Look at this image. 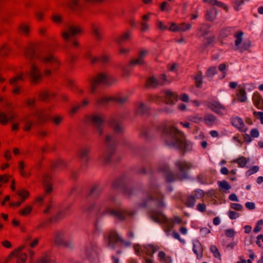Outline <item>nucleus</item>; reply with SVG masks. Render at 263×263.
I'll return each mask as SVG.
<instances>
[{"instance_id":"50","label":"nucleus","mask_w":263,"mask_h":263,"mask_svg":"<svg viewBox=\"0 0 263 263\" xmlns=\"http://www.w3.org/2000/svg\"><path fill=\"white\" fill-rule=\"evenodd\" d=\"M39 97L43 101H47L49 99V91L43 90L40 93Z\"/></svg>"},{"instance_id":"45","label":"nucleus","mask_w":263,"mask_h":263,"mask_svg":"<svg viewBox=\"0 0 263 263\" xmlns=\"http://www.w3.org/2000/svg\"><path fill=\"white\" fill-rule=\"evenodd\" d=\"M216 120V118L213 115H208L204 117L205 123L208 125H212Z\"/></svg>"},{"instance_id":"2","label":"nucleus","mask_w":263,"mask_h":263,"mask_svg":"<svg viewBox=\"0 0 263 263\" xmlns=\"http://www.w3.org/2000/svg\"><path fill=\"white\" fill-rule=\"evenodd\" d=\"M167 145L178 148L180 150L189 149V144L184 134L177 128L170 125L162 124L159 127Z\"/></svg>"},{"instance_id":"60","label":"nucleus","mask_w":263,"mask_h":263,"mask_svg":"<svg viewBox=\"0 0 263 263\" xmlns=\"http://www.w3.org/2000/svg\"><path fill=\"white\" fill-rule=\"evenodd\" d=\"M123 184V179L122 178H118L115 180L112 183V186L114 188H117L120 186H121Z\"/></svg>"},{"instance_id":"26","label":"nucleus","mask_w":263,"mask_h":263,"mask_svg":"<svg viewBox=\"0 0 263 263\" xmlns=\"http://www.w3.org/2000/svg\"><path fill=\"white\" fill-rule=\"evenodd\" d=\"M109 124L116 134H121L124 132L123 125L120 123H116L114 119L110 120Z\"/></svg>"},{"instance_id":"19","label":"nucleus","mask_w":263,"mask_h":263,"mask_svg":"<svg viewBox=\"0 0 263 263\" xmlns=\"http://www.w3.org/2000/svg\"><path fill=\"white\" fill-rule=\"evenodd\" d=\"M165 101L168 104H173L177 100L178 96L171 90H166L165 92Z\"/></svg>"},{"instance_id":"55","label":"nucleus","mask_w":263,"mask_h":263,"mask_svg":"<svg viewBox=\"0 0 263 263\" xmlns=\"http://www.w3.org/2000/svg\"><path fill=\"white\" fill-rule=\"evenodd\" d=\"M23 248H24V247H21L18 248L17 249H16V250H14L13 251H12L10 254V255L8 256V257H7V260H10L11 258H13L14 256L17 257V255L19 253L21 252V251H22Z\"/></svg>"},{"instance_id":"28","label":"nucleus","mask_w":263,"mask_h":263,"mask_svg":"<svg viewBox=\"0 0 263 263\" xmlns=\"http://www.w3.org/2000/svg\"><path fill=\"white\" fill-rule=\"evenodd\" d=\"M66 238V236L63 232H57L54 234V243L61 246Z\"/></svg>"},{"instance_id":"9","label":"nucleus","mask_w":263,"mask_h":263,"mask_svg":"<svg viewBox=\"0 0 263 263\" xmlns=\"http://www.w3.org/2000/svg\"><path fill=\"white\" fill-rule=\"evenodd\" d=\"M116 81L117 80L110 79L104 73H99L91 82L90 93H93L100 84L111 85Z\"/></svg>"},{"instance_id":"10","label":"nucleus","mask_w":263,"mask_h":263,"mask_svg":"<svg viewBox=\"0 0 263 263\" xmlns=\"http://www.w3.org/2000/svg\"><path fill=\"white\" fill-rule=\"evenodd\" d=\"M82 32V28L78 25H68L66 30L62 33L63 39L68 41L70 37L80 34Z\"/></svg>"},{"instance_id":"1","label":"nucleus","mask_w":263,"mask_h":263,"mask_svg":"<svg viewBox=\"0 0 263 263\" xmlns=\"http://www.w3.org/2000/svg\"><path fill=\"white\" fill-rule=\"evenodd\" d=\"M24 54L26 59L30 63L28 74L32 82L35 84L41 81L42 74L39 67L34 63L35 59H39L45 64H51L55 69H57L60 64L59 60L52 54H44L39 51L36 52L32 46L26 48Z\"/></svg>"},{"instance_id":"38","label":"nucleus","mask_w":263,"mask_h":263,"mask_svg":"<svg viewBox=\"0 0 263 263\" xmlns=\"http://www.w3.org/2000/svg\"><path fill=\"white\" fill-rule=\"evenodd\" d=\"M128 101L127 95H120L113 97V102H116L119 104H124Z\"/></svg>"},{"instance_id":"36","label":"nucleus","mask_w":263,"mask_h":263,"mask_svg":"<svg viewBox=\"0 0 263 263\" xmlns=\"http://www.w3.org/2000/svg\"><path fill=\"white\" fill-rule=\"evenodd\" d=\"M95 205L94 203H91L90 204L87 205L86 204L82 205L81 209L83 214L88 215L91 213L95 209Z\"/></svg>"},{"instance_id":"15","label":"nucleus","mask_w":263,"mask_h":263,"mask_svg":"<svg viewBox=\"0 0 263 263\" xmlns=\"http://www.w3.org/2000/svg\"><path fill=\"white\" fill-rule=\"evenodd\" d=\"M43 185L45 190V194H50L52 191V183L51 177L49 175L46 174L43 176Z\"/></svg>"},{"instance_id":"27","label":"nucleus","mask_w":263,"mask_h":263,"mask_svg":"<svg viewBox=\"0 0 263 263\" xmlns=\"http://www.w3.org/2000/svg\"><path fill=\"white\" fill-rule=\"evenodd\" d=\"M217 11L215 8H212L206 11L205 18L208 21L213 22L217 17Z\"/></svg>"},{"instance_id":"47","label":"nucleus","mask_w":263,"mask_h":263,"mask_svg":"<svg viewBox=\"0 0 263 263\" xmlns=\"http://www.w3.org/2000/svg\"><path fill=\"white\" fill-rule=\"evenodd\" d=\"M233 162L238 163L239 167H243L247 163V160L245 157H241L236 160H234Z\"/></svg>"},{"instance_id":"30","label":"nucleus","mask_w":263,"mask_h":263,"mask_svg":"<svg viewBox=\"0 0 263 263\" xmlns=\"http://www.w3.org/2000/svg\"><path fill=\"white\" fill-rule=\"evenodd\" d=\"M110 102H113V97L103 96L96 99L98 105L104 106Z\"/></svg>"},{"instance_id":"22","label":"nucleus","mask_w":263,"mask_h":263,"mask_svg":"<svg viewBox=\"0 0 263 263\" xmlns=\"http://www.w3.org/2000/svg\"><path fill=\"white\" fill-rule=\"evenodd\" d=\"M252 100L254 105L258 109L263 110V99L258 92H256L254 93Z\"/></svg>"},{"instance_id":"59","label":"nucleus","mask_w":263,"mask_h":263,"mask_svg":"<svg viewBox=\"0 0 263 263\" xmlns=\"http://www.w3.org/2000/svg\"><path fill=\"white\" fill-rule=\"evenodd\" d=\"M210 251L213 253L215 257L219 258L220 257V254L216 246L212 245L210 247Z\"/></svg>"},{"instance_id":"5","label":"nucleus","mask_w":263,"mask_h":263,"mask_svg":"<svg viewBox=\"0 0 263 263\" xmlns=\"http://www.w3.org/2000/svg\"><path fill=\"white\" fill-rule=\"evenodd\" d=\"M106 147L105 151L99 157V161L104 165L109 164L112 157L115 153L117 142L115 136L112 133H107L104 139Z\"/></svg>"},{"instance_id":"6","label":"nucleus","mask_w":263,"mask_h":263,"mask_svg":"<svg viewBox=\"0 0 263 263\" xmlns=\"http://www.w3.org/2000/svg\"><path fill=\"white\" fill-rule=\"evenodd\" d=\"M85 122H89L94 126L96 133L99 137L103 135L105 125L104 118L103 115L98 114L87 115L85 116Z\"/></svg>"},{"instance_id":"40","label":"nucleus","mask_w":263,"mask_h":263,"mask_svg":"<svg viewBox=\"0 0 263 263\" xmlns=\"http://www.w3.org/2000/svg\"><path fill=\"white\" fill-rule=\"evenodd\" d=\"M237 100L240 102H245L247 100L246 92L244 89H240L237 93Z\"/></svg>"},{"instance_id":"56","label":"nucleus","mask_w":263,"mask_h":263,"mask_svg":"<svg viewBox=\"0 0 263 263\" xmlns=\"http://www.w3.org/2000/svg\"><path fill=\"white\" fill-rule=\"evenodd\" d=\"M63 120V117L61 116H57L52 118L51 120L53 123L58 126L61 124Z\"/></svg>"},{"instance_id":"46","label":"nucleus","mask_w":263,"mask_h":263,"mask_svg":"<svg viewBox=\"0 0 263 263\" xmlns=\"http://www.w3.org/2000/svg\"><path fill=\"white\" fill-rule=\"evenodd\" d=\"M216 72L217 69L216 67H211L206 71L205 76L209 78H212L216 74Z\"/></svg>"},{"instance_id":"42","label":"nucleus","mask_w":263,"mask_h":263,"mask_svg":"<svg viewBox=\"0 0 263 263\" xmlns=\"http://www.w3.org/2000/svg\"><path fill=\"white\" fill-rule=\"evenodd\" d=\"M123 192L126 197H130L136 194V190L134 187L127 186L124 189Z\"/></svg>"},{"instance_id":"49","label":"nucleus","mask_w":263,"mask_h":263,"mask_svg":"<svg viewBox=\"0 0 263 263\" xmlns=\"http://www.w3.org/2000/svg\"><path fill=\"white\" fill-rule=\"evenodd\" d=\"M19 29H20L21 32L25 35H28L30 32L29 27L27 25L22 24L20 26Z\"/></svg>"},{"instance_id":"13","label":"nucleus","mask_w":263,"mask_h":263,"mask_svg":"<svg viewBox=\"0 0 263 263\" xmlns=\"http://www.w3.org/2000/svg\"><path fill=\"white\" fill-rule=\"evenodd\" d=\"M16 117V114L12 109L8 110L7 114L0 111V123L3 125H6L9 121H13Z\"/></svg>"},{"instance_id":"23","label":"nucleus","mask_w":263,"mask_h":263,"mask_svg":"<svg viewBox=\"0 0 263 263\" xmlns=\"http://www.w3.org/2000/svg\"><path fill=\"white\" fill-rule=\"evenodd\" d=\"M131 39V33L130 31H126L115 39V41L118 44H121L123 43L129 41Z\"/></svg>"},{"instance_id":"64","label":"nucleus","mask_w":263,"mask_h":263,"mask_svg":"<svg viewBox=\"0 0 263 263\" xmlns=\"http://www.w3.org/2000/svg\"><path fill=\"white\" fill-rule=\"evenodd\" d=\"M214 5L217 6L219 7L223 8L226 11H228V8L224 4H223L220 2H219L217 0H214V1H213L212 6H214Z\"/></svg>"},{"instance_id":"52","label":"nucleus","mask_w":263,"mask_h":263,"mask_svg":"<svg viewBox=\"0 0 263 263\" xmlns=\"http://www.w3.org/2000/svg\"><path fill=\"white\" fill-rule=\"evenodd\" d=\"M17 257V263H25L27 259V254L25 253H19Z\"/></svg>"},{"instance_id":"44","label":"nucleus","mask_w":263,"mask_h":263,"mask_svg":"<svg viewBox=\"0 0 263 263\" xmlns=\"http://www.w3.org/2000/svg\"><path fill=\"white\" fill-rule=\"evenodd\" d=\"M17 194L23 198V201H25L29 195V192L25 189L18 190Z\"/></svg>"},{"instance_id":"11","label":"nucleus","mask_w":263,"mask_h":263,"mask_svg":"<svg viewBox=\"0 0 263 263\" xmlns=\"http://www.w3.org/2000/svg\"><path fill=\"white\" fill-rule=\"evenodd\" d=\"M117 243H121L126 246L130 245V242L125 241L117 233L114 231H111L108 234V247L114 248L115 245Z\"/></svg>"},{"instance_id":"21","label":"nucleus","mask_w":263,"mask_h":263,"mask_svg":"<svg viewBox=\"0 0 263 263\" xmlns=\"http://www.w3.org/2000/svg\"><path fill=\"white\" fill-rule=\"evenodd\" d=\"M71 205L66 207L63 210L58 212L54 216L51 218L49 220L50 221H58L63 219L66 215L67 212L70 209Z\"/></svg>"},{"instance_id":"14","label":"nucleus","mask_w":263,"mask_h":263,"mask_svg":"<svg viewBox=\"0 0 263 263\" xmlns=\"http://www.w3.org/2000/svg\"><path fill=\"white\" fill-rule=\"evenodd\" d=\"M208 107L216 114L220 115H223L226 113V107L217 101L209 102Z\"/></svg>"},{"instance_id":"34","label":"nucleus","mask_w":263,"mask_h":263,"mask_svg":"<svg viewBox=\"0 0 263 263\" xmlns=\"http://www.w3.org/2000/svg\"><path fill=\"white\" fill-rule=\"evenodd\" d=\"M11 51V48L8 44L5 43L0 47V55L3 57L8 56Z\"/></svg>"},{"instance_id":"62","label":"nucleus","mask_w":263,"mask_h":263,"mask_svg":"<svg viewBox=\"0 0 263 263\" xmlns=\"http://www.w3.org/2000/svg\"><path fill=\"white\" fill-rule=\"evenodd\" d=\"M32 211V207L30 205L27 206L23 210L20 211V214L23 216H26L29 214Z\"/></svg>"},{"instance_id":"63","label":"nucleus","mask_w":263,"mask_h":263,"mask_svg":"<svg viewBox=\"0 0 263 263\" xmlns=\"http://www.w3.org/2000/svg\"><path fill=\"white\" fill-rule=\"evenodd\" d=\"M251 45L250 41H246L243 43L242 46L239 48V50L241 52H242L245 50H248Z\"/></svg>"},{"instance_id":"8","label":"nucleus","mask_w":263,"mask_h":263,"mask_svg":"<svg viewBox=\"0 0 263 263\" xmlns=\"http://www.w3.org/2000/svg\"><path fill=\"white\" fill-rule=\"evenodd\" d=\"M106 213L120 220H126L132 218L136 212L132 210L119 208L117 209H108Z\"/></svg>"},{"instance_id":"16","label":"nucleus","mask_w":263,"mask_h":263,"mask_svg":"<svg viewBox=\"0 0 263 263\" xmlns=\"http://www.w3.org/2000/svg\"><path fill=\"white\" fill-rule=\"evenodd\" d=\"M162 85H163V83L161 82V80H159L152 76L150 77L146 80L145 86L146 87L148 88H154Z\"/></svg>"},{"instance_id":"17","label":"nucleus","mask_w":263,"mask_h":263,"mask_svg":"<svg viewBox=\"0 0 263 263\" xmlns=\"http://www.w3.org/2000/svg\"><path fill=\"white\" fill-rule=\"evenodd\" d=\"M89 100L87 98L84 99L81 103L77 104L71 107V110L70 111V114L71 115H73L74 114L77 113L79 110L84 108L89 104Z\"/></svg>"},{"instance_id":"58","label":"nucleus","mask_w":263,"mask_h":263,"mask_svg":"<svg viewBox=\"0 0 263 263\" xmlns=\"http://www.w3.org/2000/svg\"><path fill=\"white\" fill-rule=\"evenodd\" d=\"M92 32L95 36V37L98 40H101L102 39V35L99 31V30L98 28L93 27L92 28Z\"/></svg>"},{"instance_id":"7","label":"nucleus","mask_w":263,"mask_h":263,"mask_svg":"<svg viewBox=\"0 0 263 263\" xmlns=\"http://www.w3.org/2000/svg\"><path fill=\"white\" fill-rule=\"evenodd\" d=\"M150 218L155 222L158 223H165L169 228L173 227V223H180L181 219L178 217H175L173 221L170 220L160 212L151 210L149 212Z\"/></svg>"},{"instance_id":"61","label":"nucleus","mask_w":263,"mask_h":263,"mask_svg":"<svg viewBox=\"0 0 263 263\" xmlns=\"http://www.w3.org/2000/svg\"><path fill=\"white\" fill-rule=\"evenodd\" d=\"M195 202V198L193 196L188 197L186 201V205L189 207H193Z\"/></svg>"},{"instance_id":"43","label":"nucleus","mask_w":263,"mask_h":263,"mask_svg":"<svg viewBox=\"0 0 263 263\" xmlns=\"http://www.w3.org/2000/svg\"><path fill=\"white\" fill-rule=\"evenodd\" d=\"M61 247L72 249L74 247V243L73 240L71 239H68L67 237L65 238Z\"/></svg>"},{"instance_id":"39","label":"nucleus","mask_w":263,"mask_h":263,"mask_svg":"<svg viewBox=\"0 0 263 263\" xmlns=\"http://www.w3.org/2000/svg\"><path fill=\"white\" fill-rule=\"evenodd\" d=\"M195 80V86L198 88H200L202 84V73L201 71H198L194 78Z\"/></svg>"},{"instance_id":"33","label":"nucleus","mask_w":263,"mask_h":263,"mask_svg":"<svg viewBox=\"0 0 263 263\" xmlns=\"http://www.w3.org/2000/svg\"><path fill=\"white\" fill-rule=\"evenodd\" d=\"M66 166V162L63 160H57L52 162V167L53 169L62 170Z\"/></svg>"},{"instance_id":"57","label":"nucleus","mask_w":263,"mask_h":263,"mask_svg":"<svg viewBox=\"0 0 263 263\" xmlns=\"http://www.w3.org/2000/svg\"><path fill=\"white\" fill-rule=\"evenodd\" d=\"M218 184L220 187L222 188L223 189L228 190L231 189V185L228 183V182L226 180H223L222 181H219Z\"/></svg>"},{"instance_id":"51","label":"nucleus","mask_w":263,"mask_h":263,"mask_svg":"<svg viewBox=\"0 0 263 263\" xmlns=\"http://www.w3.org/2000/svg\"><path fill=\"white\" fill-rule=\"evenodd\" d=\"M243 33L242 31L238 32L237 34L235 35V37L236 38L235 44V45L238 47L241 43L242 37V36Z\"/></svg>"},{"instance_id":"37","label":"nucleus","mask_w":263,"mask_h":263,"mask_svg":"<svg viewBox=\"0 0 263 263\" xmlns=\"http://www.w3.org/2000/svg\"><path fill=\"white\" fill-rule=\"evenodd\" d=\"M191 27L192 25L190 24L182 23L178 25V28L177 29H172V30L173 32L186 31L190 30L191 28Z\"/></svg>"},{"instance_id":"3","label":"nucleus","mask_w":263,"mask_h":263,"mask_svg":"<svg viewBox=\"0 0 263 263\" xmlns=\"http://www.w3.org/2000/svg\"><path fill=\"white\" fill-rule=\"evenodd\" d=\"M175 168L179 171L174 174L168 165L164 164L160 166V170L165 174V178L167 182H173L175 180H183L188 178L189 171L193 167L192 162L183 159H178L174 163Z\"/></svg>"},{"instance_id":"25","label":"nucleus","mask_w":263,"mask_h":263,"mask_svg":"<svg viewBox=\"0 0 263 263\" xmlns=\"http://www.w3.org/2000/svg\"><path fill=\"white\" fill-rule=\"evenodd\" d=\"M102 191V187L99 184H94L90 188L89 195L94 198H98Z\"/></svg>"},{"instance_id":"24","label":"nucleus","mask_w":263,"mask_h":263,"mask_svg":"<svg viewBox=\"0 0 263 263\" xmlns=\"http://www.w3.org/2000/svg\"><path fill=\"white\" fill-rule=\"evenodd\" d=\"M90 152V147H86L81 148L79 153L80 158L85 162H88L89 160V154Z\"/></svg>"},{"instance_id":"54","label":"nucleus","mask_w":263,"mask_h":263,"mask_svg":"<svg viewBox=\"0 0 263 263\" xmlns=\"http://www.w3.org/2000/svg\"><path fill=\"white\" fill-rule=\"evenodd\" d=\"M51 19L54 23L57 24H61L63 21V18L61 15L55 14L51 16Z\"/></svg>"},{"instance_id":"48","label":"nucleus","mask_w":263,"mask_h":263,"mask_svg":"<svg viewBox=\"0 0 263 263\" xmlns=\"http://www.w3.org/2000/svg\"><path fill=\"white\" fill-rule=\"evenodd\" d=\"M25 168V163L23 161H20L19 162V170L21 176L23 177H28L29 175V174L24 171Z\"/></svg>"},{"instance_id":"18","label":"nucleus","mask_w":263,"mask_h":263,"mask_svg":"<svg viewBox=\"0 0 263 263\" xmlns=\"http://www.w3.org/2000/svg\"><path fill=\"white\" fill-rule=\"evenodd\" d=\"M96 245L95 243H89L85 248V253L87 256L89 258H95L97 255Z\"/></svg>"},{"instance_id":"29","label":"nucleus","mask_w":263,"mask_h":263,"mask_svg":"<svg viewBox=\"0 0 263 263\" xmlns=\"http://www.w3.org/2000/svg\"><path fill=\"white\" fill-rule=\"evenodd\" d=\"M67 6L72 11L76 12H78L81 10V6L79 0H69Z\"/></svg>"},{"instance_id":"41","label":"nucleus","mask_w":263,"mask_h":263,"mask_svg":"<svg viewBox=\"0 0 263 263\" xmlns=\"http://www.w3.org/2000/svg\"><path fill=\"white\" fill-rule=\"evenodd\" d=\"M146 252L145 254L149 256H153V254L155 253L158 250V247L152 245H149L145 247Z\"/></svg>"},{"instance_id":"53","label":"nucleus","mask_w":263,"mask_h":263,"mask_svg":"<svg viewBox=\"0 0 263 263\" xmlns=\"http://www.w3.org/2000/svg\"><path fill=\"white\" fill-rule=\"evenodd\" d=\"M24 130L26 131H29L33 125V122L32 121L29 120L28 119V117H26L24 119Z\"/></svg>"},{"instance_id":"32","label":"nucleus","mask_w":263,"mask_h":263,"mask_svg":"<svg viewBox=\"0 0 263 263\" xmlns=\"http://www.w3.org/2000/svg\"><path fill=\"white\" fill-rule=\"evenodd\" d=\"M24 80V76L23 73H20L9 80V83L11 85L14 86H18L17 85L20 82L23 81Z\"/></svg>"},{"instance_id":"35","label":"nucleus","mask_w":263,"mask_h":263,"mask_svg":"<svg viewBox=\"0 0 263 263\" xmlns=\"http://www.w3.org/2000/svg\"><path fill=\"white\" fill-rule=\"evenodd\" d=\"M232 124L233 126L237 127L240 130H242L245 125L242 120L238 117L234 118L232 121Z\"/></svg>"},{"instance_id":"20","label":"nucleus","mask_w":263,"mask_h":263,"mask_svg":"<svg viewBox=\"0 0 263 263\" xmlns=\"http://www.w3.org/2000/svg\"><path fill=\"white\" fill-rule=\"evenodd\" d=\"M136 112L137 115L147 116L149 114V108L143 103L141 102L137 105Z\"/></svg>"},{"instance_id":"12","label":"nucleus","mask_w":263,"mask_h":263,"mask_svg":"<svg viewBox=\"0 0 263 263\" xmlns=\"http://www.w3.org/2000/svg\"><path fill=\"white\" fill-rule=\"evenodd\" d=\"M148 53V51L145 49L141 50L136 58L131 60L129 65L131 67L134 66H142L145 64L144 58Z\"/></svg>"},{"instance_id":"4","label":"nucleus","mask_w":263,"mask_h":263,"mask_svg":"<svg viewBox=\"0 0 263 263\" xmlns=\"http://www.w3.org/2000/svg\"><path fill=\"white\" fill-rule=\"evenodd\" d=\"M143 194V198L139 204L140 207H147L152 202H155L156 206L159 208L164 207L163 196L158 191L157 185L151 184L148 190L144 191Z\"/></svg>"},{"instance_id":"31","label":"nucleus","mask_w":263,"mask_h":263,"mask_svg":"<svg viewBox=\"0 0 263 263\" xmlns=\"http://www.w3.org/2000/svg\"><path fill=\"white\" fill-rule=\"evenodd\" d=\"M37 118V123L42 124L48 119V115L44 111H37L35 114Z\"/></svg>"}]
</instances>
